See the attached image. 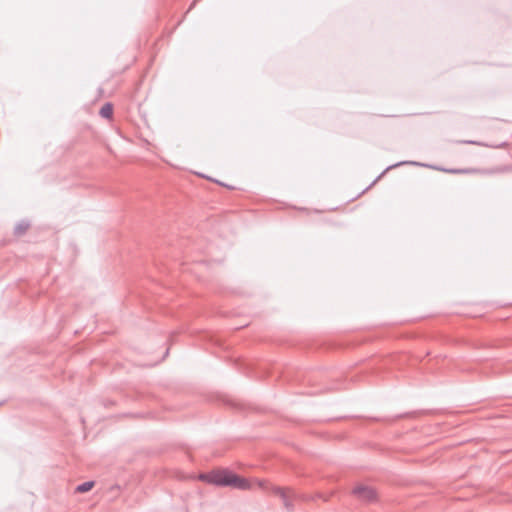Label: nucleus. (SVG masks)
I'll use <instances>...</instances> for the list:
<instances>
[{"label":"nucleus","mask_w":512,"mask_h":512,"mask_svg":"<svg viewBox=\"0 0 512 512\" xmlns=\"http://www.w3.org/2000/svg\"><path fill=\"white\" fill-rule=\"evenodd\" d=\"M94 481H87L78 485L75 489L77 493H86L94 487Z\"/></svg>","instance_id":"5"},{"label":"nucleus","mask_w":512,"mask_h":512,"mask_svg":"<svg viewBox=\"0 0 512 512\" xmlns=\"http://www.w3.org/2000/svg\"><path fill=\"white\" fill-rule=\"evenodd\" d=\"M352 492L359 500L365 502H372L377 498L376 491L366 485H357Z\"/></svg>","instance_id":"2"},{"label":"nucleus","mask_w":512,"mask_h":512,"mask_svg":"<svg viewBox=\"0 0 512 512\" xmlns=\"http://www.w3.org/2000/svg\"><path fill=\"white\" fill-rule=\"evenodd\" d=\"M273 492L283 500L284 506L288 510L292 509L291 501L298 497V495L292 489L275 487L273 488Z\"/></svg>","instance_id":"3"},{"label":"nucleus","mask_w":512,"mask_h":512,"mask_svg":"<svg viewBox=\"0 0 512 512\" xmlns=\"http://www.w3.org/2000/svg\"><path fill=\"white\" fill-rule=\"evenodd\" d=\"M442 171L451 173V174H462L471 172L470 169H442Z\"/></svg>","instance_id":"7"},{"label":"nucleus","mask_w":512,"mask_h":512,"mask_svg":"<svg viewBox=\"0 0 512 512\" xmlns=\"http://www.w3.org/2000/svg\"><path fill=\"white\" fill-rule=\"evenodd\" d=\"M200 479L217 486H230L240 490L251 488L250 482L228 470H215L210 473L201 474Z\"/></svg>","instance_id":"1"},{"label":"nucleus","mask_w":512,"mask_h":512,"mask_svg":"<svg viewBox=\"0 0 512 512\" xmlns=\"http://www.w3.org/2000/svg\"><path fill=\"white\" fill-rule=\"evenodd\" d=\"M29 227H30L29 222H21V223L16 225V227H15V234L17 236H21V235H23V234H25L27 232Z\"/></svg>","instance_id":"6"},{"label":"nucleus","mask_w":512,"mask_h":512,"mask_svg":"<svg viewBox=\"0 0 512 512\" xmlns=\"http://www.w3.org/2000/svg\"><path fill=\"white\" fill-rule=\"evenodd\" d=\"M99 114L105 119H111L113 115V105L111 103H105L101 107Z\"/></svg>","instance_id":"4"}]
</instances>
